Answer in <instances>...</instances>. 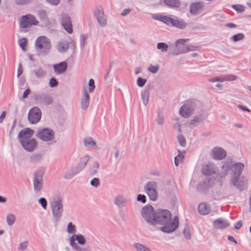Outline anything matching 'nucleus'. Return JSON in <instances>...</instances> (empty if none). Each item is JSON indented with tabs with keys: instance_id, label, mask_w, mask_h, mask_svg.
Here are the masks:
<instances>
[{
	"instance_id": "obj_52",
	"label": "nucleus",
	"mask_w": 251,
	"mask_h": 251,
	"mask_svg": "<svg viewBox=\"0 0 251 251\" xmlns=\"http://www.w3.org/2000/svg\"><path fill=\"white\" fill-rule=\"evenodd\" d=\"M28 245V241H25L21 243L20 244L19 247L18 248V250L22 251H24L26 250Z\"/></svg>"
},
{
	"instance_id": "obj_33",
	"label": "nucleus",
	"mask_w": 251,
	"mask_h": 251,
	"mask_svg": "<svg viewBox=\"0 0 251 251\" xmlns=\"http://www.w3.org/2000/svg\"><path fill=\"white\" fill-rule=\"evenodd\" d=\"M207 116L204 113L200 114L199 116L195 117L193 119L191 120L190 124L191 125H197L198 123L204 121Z\"/></svg>"
},
{
	"instance_id": "obj_19",
	"label": "nucleus",
	"mask_w": 251,
	"mask_h": 251,
	"mask_svg": "<svg viewBox=\"0 0 251 251\" xmlns=\"http://www.w3.org/2000/svg\"><path fill=\"white\" fill-rule=\"evenodd\" d=\"M203 8V3L201 2L192 3L190 6V12L192 15H197L200 13Z\"/></svg>"
},
{
	"instance_id": "obj_20",
	"label": "nucleus",
	"mask_w": 251,
	"mask_h": 251,
	"mask_svg": "<svg viewBox=\"0 0 251 251\" xmlns=\"http://www.w3.org/2000/svg\"><path fill=\"white\" fill-rule=\"evenodd\" d=\"M229 225L230 224L227 220L222 218H218L213 222V226L217 229H223L229 226Z\"/></svg>"
},
{
	"instance_id": "obj_56",
	"label": "nucleus",
	"mask_w": 251,
	"mask_h": 251,
	"mask_svg": "<svg viewBox=\"0 0 251 251\" xmlns=\"http://www.w3.org/2000/svg\"><path fill=\"white\" fill-rule=\"evenodd\" d=\"M237 78V76L235 75H227L223 78V81H233Z\"/></svg>"
},
{
	"instance_id": "obj_58",
	"label": "nucleus",
	"mask_w": 251,
	"mask_h": 251,
	"mask_svg": "<svg viewBox=\"0 0 251 251\" xmlns=\"http://www.w3.org/2000/svg\"><path fill=\"white\" fill-rule=\"evenodd\" d=\"M88 84L89 86V92L90 93H91L94 91L95 88L94 80L93 79L91 78L89 81Z\"/></svg>"
},
{
	"instance_id": "obj_48",
	"label": "nucleus",
	"mask_w": 251,
	"mask_h": 251,
	"mask_svg": "<svg viewBox=\"0 0 251 251\" xmlns=\"http://www.w3.org/2000/svg\"><path fill=\"white\" fill-rule=\"evenodd\" d=\"M19 44L23 50H25V47L27 45V40L25 38H23L19 40Z\"/></svg>"
},
{
	"instance_id": "obj_18",
	"label": "nucleus",
	"mask_w": 251,
	"mask_h": 251,
	"mask_svg": "<svg viewBox=\"0 0 251 251\" xmlns=\"http://www.w3.org/2000/svg\"><path fill=\"white\" fill-rule=\"evenodd\" d=\"M95 16H96L98 23L100 26L103 27L106 24V20L104 16V12L102 9L98 8L95 12Z\"/></svg>"
},
{
	"instance_id": "obj_57",
	"label": "nucleus",
	"mask_w": 251,
	"mask_h": 251,
	"mask_svg": "<svg viewBox=\"0 0 251 251\" xmlns=\"http://www.w3.org/2000/svg\"><path fill=\"white\" fill-rule=\"evenodd\" d=\"M159 66L158 65L156 66L151 65L148 69V71L153 74H155L158 71Z\"/></svg>"
},
{
	"instance_id": "obj_59",
	"label": "nucleus",
	"mask_w": 251,
	"mask_h": 251,
	"mask_svg": "<svg viewBox=\"0 0 251 251\" xmlns=\"http://www.w3.org/2000/svg\"><path fill=\"white\" fill-rule=\"evenodd\" d=\"M32 0H15V3L18 5H25L30 3Z\"/></svg>"
},
{
	"instance_id": "obj_8",
	"label": "nucleus",
	"mask_w": 251,
	"mask_h": 251,
	"mask_svg": "<svg viewBox=\"0 0 251 251\" xmlns=\"http://www.w3.org/2000/svg\"><path fill=\"white\" fill-rule=\"evenodd\" d=\"M45 171L43 169H40L35 171L33 174V185L34 191L36 193H39L43 187V176Z\"/></svg>"
},
{
	"instance_id": "obj_31",
	"label": "nucleus",
	"mask_w": 251,
	"mask_h": 251,
	"mask_svg": "<svg viewBox=\"0 0 251 251\" xmlns=\"http://www.w3.org/2000/svg\"><path fill=\"white\" fill-rule=\"evenodd\" d=\"M43 154L40 153H34L29 157V162L32 164H37L43 159Z\"/></svg>"
},
{
	"instance_id": "obj_23",
	"label": "nucleus",
	"mask_w": 251,
	"mask_h": 251,
	"mask_svg": "<svg viewBox=\"0 0 251 251\" xmlns=\"http://www.w3.org/2000/svg\"><path fill=\"white\" fill-rule=\"evenodd\" d=\"M127 202L126 198L123 195H118L114 200V204L119 208L125 207Z\"/></svg>"
},
{
	"instance_id": "obj_46",
	"label": "nucleus",
	"mask_w": 251,
	"mask_h": 251,
	"mask_svg": "<svg viewBox=\"0 0 251 251\" xmlns=\"http://www.w3.org/2000/svg\"><path fill=\"white\" fill-rule=\"evenodd\" d=\"M177 140L179 142V145L181 147H184L186 146L185 138L181 134H179L177 136Z\"/></svg>"
},
{
	"instance_id": "obj_6",
	"label": "nucleus",
	"mask_w": 251,
	"mask_h": 251,
	"mask_svg": "<svg viewBox=\"0 0 251 251\" xmlns=\"http://www.w3.org/2000/svg\"><path fill=\"white\" fill-rule=\"evenodd\" d=\"M199 105L197 100H188L181 107L179 113L184 118L189 117L197 110Z\"/></svg>"
},
{
	"instance_id": "obj_14",
	"label": "nucleus",
	"mask_w": 251,
	"mask_h": 251,
	"mask_svg": "<svg viewBox=\"0 0 251 251\" xmlns=\"http://www.w3.org/2000/svg\"><path fill=\"white\" fill-rule=\"evenodd\" d=\"M35 99L39 103L46 106L50 105L53 102L52 97L50 94L45 93L36 94L35 96Z\"/></svg>"
},
{
	"instance_id": "obj_37",
	"label": "nucleus",
	"mask_w": 251,
	"mask_h": 251,
	"mask_svg": "<svg viewBox=\"0 0 251 251\" xmlns=\"http://www.w3.org/2000/svg\"><path fill=\"white\" fill-rule=\"evenodd\" d=\"M150 88L145 90L141 93V98L145 105H146L149 101Z\"/></svg>"
},
{
	"instance_id": "obj_39",
	"label": "nucleus",
	"mask_w": 251,
	"mask_h": 251,
	"mask_svg": "<svg viewBox=\"0 0 251 251\" xmlns=\"http://www.w3.org/2000/svg\"><path fill=\"white\" fill-rule=\"evenodd\" d=\"M133 247L137 251H152L149 248L140 243H134Z\"/></svg>"
},
{
	"instance_id": "obj_45",
	"label": "nucleus",
	"mask_w": 251,
	"mask_h": 251,
	"mask_svg": "<svg viewBox=\"0 0 251 251\" xmlns=\"http://www.w3.org/2000/svg\"><path fill=\"white\" fill-rule=\"evenodd\" d=\"M157 48L158 50H160L162 52L166 51L168 49L169 50V47L167 44L164 43H158L157 44Z\"/></svg>"
},
{
	"instance_id": "obj_12",
	"label": "nucleus",
	"mask_w": 251,
	"mask_h": 251,
	"mask_svg": "<svg viewBox=\"0 0 251 251\" xmlns=\"http://www.w3.org/2000/svg\"><path fill=\"white\" fill-rule=\"evenodd\" d=\"M38 23V22L33 15L28 14L21 18L20 26L22 28H26L33 25H37Z\"/></svg>"
},
{
	"instance_id": "obj_35",
	"label": "nucleus",
	"mask_w": 251,
	"mask_h": 251,
	"mask_svg": "<svg viewBox=\"0 0 251 251\" xmlns=\"http://www.w3.org/2000/svg\"><path fill=\"white\" fill-rule=\"evenodd\" d=\"M164 3L171 8H178L180 5L179 0H164Z\"/></svg>"
},
{
	"instance_id": "obj_61",
	"label": "nucleus",
	"mask_w": 251,
	"mask_h": 251,
	"mask_svg": "<svg viewBox=\"0 0 251 251\" xmlns=\"http://www.w3.org/2000/svg\"><path fill=\"white\" fill-rule=\"evenodd\" d=\"M137 200L138 201H141L143 203L146 202V197L144 195L139 194L137 196Z\"/></svg>"
},
{
	"instance_id": "obj_7",
	"label": "nucleus",
	"mask_w": 251,
	"mask_h": 251,
	"mask_svg": "<svg viewBox=\"0 0 251 251\" xmlns=\"http://www.w3.org/2000/svg\"><path fill=\"white\" fill-rule=\"evenodd\" d=\"M189 41V39H180L177 40L174 44L169 46V54L177 55L186 52V47L184 44Z\"/></svg>"
},
{
	"instance_id": "obj_55",
	"label": "nucleus",
	"mask_w": 251,
	"mask_h": 251,
	"mask_svg": "<svg viewBox=\"0 0 251 251\" xmlns=\"http://www.w3.org/2000/svg\"><path fill=\"white\" fill-rule=\"evenodd\" d=\"M90 184L95 187H97L100 184V181L98 178L95 177L90 181Z\"/></svg>"
},
{
	"instance_id": "obj_11",
	"label": "nucleus",
	"mask_w": 251,
	"mask_h": 251,
	"mask_svg": "<svg viewBox=\"0 0 251 251\" xmlns=\"http://www.w3.org/2000/svg\"><path fill=\"white\" fill-rule=\"evenodd\" d=\"M157 183L155 181H148L144 186V190L150 199L152 201H155L158 197L157 191Z\"/></svg>"
},
{
	"instance_id": "obj_15",
	"label": "nucleus",
	"mask_w": 251,
	"mask_h": 251,
	"mask_svg": "<svg viewBox=\"0 0 251 251\" xmlns=\"http://www.w3.org/2000/svg\"><path fill=\"white\" fill-rule=\"evenodd\" d=\"M20 142L24 149L29 152L33 151L37 146V142L34 138H25Z\"/></svg>"
},
{
	"instance_id": "obj_28",
	"label": "nucleus",
	"mask_w": 251,
	"mask_h": 251,
	"mask_svg": "<svg viewBox=\"0 0 251 251\" xmlns=\"http://www.w3.org/2000/svg\"><path fill=\"white\" fill-rule=\"evenodd\" d=\"M33 73L38 79H43L47 74V71L43 69L41 67H39L35 69L33 71Z\"/></svg>"
},
{
	"instance_id": "obj_44",
	"label": "nucleus",
	"mask_w": 251,
	"mask_h": 251,
	"mask_svg": "<svg viewBox=\"0 0 251 251\" xmlns=\"http://www.w3.org/2000/svg\"><path fill=\"white\" fill-rule=\"evenodd\" d=\"M74 237H75V239L77 241L78 243L80 245H84L86 243V240L84 237L80 234H75L74 235Z\"/></svg>"
},
{
	"instance_id": "obj_26",
	"label": "nucleus",
	"mask_w": 251,
	"mask_h": 251,
	"mask_svg": "<svg viewBox=\"0 0 251 251\" xmlns=\"http://www.w3.org/2000/svg\"><path fill=\"white\" fill-rule=\"evenodd\" d=\"M210 179L205 178L201 182H200L197 186V189L201 193H206L210 187Z\"/></svg>"
},
{
	"instance_id": "obj_42",
	"label": "nucleus",
	"mask_w": 251,
	"mask_h": 251,
	"mask_svg": "<svg viewBox=\"0 0 251 251\" xmlns=\"http://www.w3.org/2000/svg\"><path fill=\"white\" fill-rule=\"evenodd\" d=\"M245 38V35L242 33H239L232 36L230 39L233 42H236L241 41Z\"/></svg>"
},
{
	"instance_id": "obj_50",
	"label": "nucleus",
	"mask_w": 251,
	"mask_h": 251,
	"mask_svg": "<svg viewBox=\"0 0 251 251\" xmlns=\"http://www.w3.org/2000/svg\"><path fill=\"white\" fill-rule=\"evenodd\" d=\"M67 232L69 233H75L76 232L75 226L72 223H69L67 226Z\"/></svg>"
},
{
	"instance_id": "obj_21",
	"label": "nucleus",
	"mask_w": 251,
	"mask_h": 251,
	"mask_svg": "<svg viewBox=\"0 0 251 251\" xmlns=\"http://www.w3.org/2000/svg\"><path fill=\"white\" fill-rule=\"evenodd\" d=\"M68 67V64L66 62L63 61L53 66V70L55 73L60 75L65 73Z\"/></svg>"
},
{
	"instance_id": "obj_36",
	"label": "nucleus",
	"mask_w": 251,
	"mask_h": 251,
	"mask_svg": "<svg viewBox=\"0 0 251 251\" xmlns=\"http://www.w3.org/2000/svg\"><path fill=\"white\" fill-rule=\"evenodd\" d=\"M84 144L86 147L91 146L94 148L97 149L98 147L96 142L91 137H89L84 139Z\"/></svg>"
},
{
	"instance_id": "obj_24",
	"label": "nucleus",
	"mask_w": 251,
	"mask_h": 251,
	"mask_svg": "<svg viewBox=\"0 0 251 251\" xmlns=\"http://www.w3.org/2000/svg\"><path fill=\"white\" fill-rule=\"evenodd\" d=\"M69 42L64 39L61 40L57 42L56 48L58 51L60 53H64L69 49Z\"/></svg>"
},
{
	"instance_id": "obj_4",
	"label": "nucleus",
	"mask_w": 251,
	"mask_h": 251,
	"mask_svg": "<svg viewBox=\"0 0 251 251\" xmlns=\"http://www.w3.org/2000/svg\"><path fill=\"white\" fill-rule=\"evenodd\" d=\"M53 219L57 222L61 219L63 211L62 198L59 195L54 196L50 203Z\"/></svg>"
},
{
	"instance_id": "obj_16",
	"label": "nucleus",
	"mask_w": 251,
	"mask_h": 251,
	"mask_svg": "<svg viewBox=\"0 0 251 251\" xmlns=\"http://www.w3.org/2000/svg\"><path fill=\"white\" fill-rule=\"evenodd\" d=\"M61 25L64 29L69 34L72 33L73 30L72 28V24L70 17L66 14H63L61 16Z\"/></svg>"
},
{
	"instance_id": "obj_40",
	"label": "nucleus",
	"mask_w": 251,
	"mask_h": 251,
	"mask_svg": "<svg viewBox=\"0 0 251 251\" xmlns=\"http://www.w3.org/2000/svg\"><path fill=\"white\" fill-rule=\"evenodd\" d=\"M16 219V216L13 214H8L6 216V222L8 226H10L14 224Z\"/></svg>"
},
{
	"instance_id": "obj_9",
	"label": "nucleus",
	"mask_w": 251,
	"mask_h": 251,
	"mask_svg": "<svg viewBox=\"0 0 251 251\" xmlns=\"http://www.w3.org/2000/svg\"><path fill=\"white\" fill-rule=\"evenodd\" d=\"M35 136L45 142L51 141L54 139V132L51 129L46 127L37 130Z\"/></svg>"
},
{
	"instance_id": "obj_30",
	"label": "nucleus",
	"mask_w": 251,
	"mask_h": 251,
	"mask_svg": "<svg viewBox=\"0 0 251 251\" xmlns=\"http://www.w3.org/2000/svg\"><path fill=\"white\" fill-rule=\"evenodd\" d=\"M78 172L75 168H70L68 169L64 173L63 177L66 179H71L75 176Z\"/></svg>"
},
{
	"instance_id": "obj_3",
	"label": "nucleus",
	"mask_w": 251,
	"mask_h": 251,
	"mask_svg": "<svg viewBox=\"0 0 251 251\" xmlns=\"http://www.w3.org/2000/svg\"><path fill=\"white\" fill-rule=\"evenodd\" d=\"M152 18L155 20L161 21L169 26L175 27L179 29H184L187 26L186 22L182 19L178 17L171 16L155 15Z\"/></svg>"
},
{
	"instance_id": "obj_17",
	"label": "nucleus",
	"mask_w": 251,
	"mask_h": 251,
	"mask_svg": "<svg viewBox=\"0 0 251 251\" xmlns=\"http://www.w3.org/2000/svg\"><path fill=\"white\" fill-rule=\"evenodd\" d=\"M212 158L215 160H222L226 154V151L221 148L215 147L211 151Z\"/></svg>"
},
{
	"instance_id": "obj_38",
	"label": "nucleus",
	"mask_w": 251,
	"mask_h": 251,
	"mask_svg": "<svg viewBox=\"0 0 251 251\" xmlns=\"http://www.w3.org/2000/svg\"><path fill=\"white\" fill-rule=\"evenodd\" d=\"M100 167L99 163L96 161L94 162L93 164L92 168L89 171V174L91 176H95L98 173V170Z\"/></svg>"
},
{
	"instance_id": "obj_62",
	"label": "nucleus",
	"mask_w": 251,
	"mask_h": 251,
	"mask_svg": "<svg viewBox=\"0 0 251 251\" xmlns=\"http://www.w3.org/2000/svg\"><path fill=\"white\" fill-rule=\"evenodd\" d=\"M38 15L41 19H45L47 17V13L44 10H41L38 11Z\"/></svg>"
},
{
	"instance_id": "obj_49",
	"label": "nucleus",
	"mask_w": 251,
	"mask_h": 251,
	"mask_svg": "<svg viewBox=\"0 0 251 251\" xmlns=\"http://www.w3.org/2000/svg\"><path fill=\"white\" fill-rule=\"evenodd\" d=\"M184 236H185V238L187 239H190L191 238V234L189 229V228L188 226H186L185 228H184L183 231Z\"/></svg>"
},
{
	"instance_id": "obj_51",
	"label": "nucleus",
	"mask_w": 251,
	"mask_h": 251,
	"mask_svg": "<svg viewBox=\"0 0 251 251\" xmlns=\"http://www.w3.org/2000/svg\"><path fill=\"white\" fill-rule=\"evenodd\" d=\"M38 202L41 205L44 210L47 208V201L45 198H41L38 200Z\"/></svg>"
},
{
	"instance_id": "obj_1",
	"label": "nucleus",
	"mask_w": 251,
	"mask_h": 251,
	"mask_svg": "<svg viewBox=\"0 0 251 251\" xmlns=\"http://www.w3.org/2000/svg\"><path fill=\"white\" fill-rule=\"evenodd\" d=\"M171 216V212L168 210L157 209L155 215L154 226L162 225L160 230L163 232H173L178 227L179 220L178 217L175 216L172 221Z\"/></svg>"
},
{
	"instance_id": "obj_41",
	"label": "nucleus",
	"mask_w": 251,
	"mask_h": 251,
	"mask_svg": "<svg viewBox=\"0 0 251 251\" xmlns=\"http://www.w3.org/2000/svg\"><path fill=\"white\" fill-rule=\"evenodd\" d=\"M155 121L158 125L161 126L163 125L164 123V117L162 111H160L158 113Z\"/></svg>"
},
{
	"instance_id": "obj_22",
	"label": "nucleus",
	"mask_w": 251,
	"mask_h": 251,
	"mask_svg": "<svg viewBox=\"0 0 251 251\" xmlns=\"http://www.w3.org/2000/svg\"><path fill=\"white\" fill-rule=\"evenodd\" d=\"M231 183L240 191H242L245 187V181L241 179V177H236L235 179H233V177L230 178Z\"/></svg>"
},
{
	"instance_id": "obj_34",
	"label": "nucleus",
	"mask_w": 251,
	"mask_h": 251,
	"mask_svg": "<svg viewBox=\"0 0 251 251\" xmlns=\"http://www.w3.org/2000/svg\"><path fill=\"white\" fill-rule=\"evenodd\" d=\"M201 171L203 174L206 176H209L214 174V170L211 165H204L202 166Z\"/></svg>"
},
{
	"instance_id": "obj_53",
	"label": "nucleus",
	"mask_w": 251,
	"mask_h": 251,
	"mask_svg": "<svg viewBox=\"0 0 251 251\" xmlns=\"http://www.w3.org/2000/svg\"><path fill=\"white\" fill-rule=\"evenodd\" d=\"M146 82V79L139 77L137 80V84L139 87H142L144 86Z\"/></svg>"
},
{
	"instance_id": "obj_29",
	"label": "nucleus",
	"mask_w": 251,
	"mask_h": 251,
	"mask_svg": "<svg viewBox=\"0 0 251 251\" xmlns=\"http://www.w3.org/2000/svg\"><path fill=\"white\" fill-rule=\"evenodd\" d=\"M90 97L86 90H84L83 94V97L81 100V106L83 110L86 109L89 104Z\"/></svg>"
},
{
	"instance_id": "obj_47",
	"label": "nucleus",
	"mask_w": 251,
	"mask_h": 251,
	"mask_svg": "<svg viewBox=\"0 0 251 251\" xmlns=\"http://www.w3.org/2000/svg\"><path fill=\"white\" fill-rule=\"evenodd\" d=\"M231 7L237 12L242 13L245 10V7L240 4H233Z\"/></svg>"
},
{
	"instance_id": "obj_63",
	"label": "nucleus",
	"mask_w": 251,
	"mask_h": 251,
	"mask_svg": "<svg viewBox=\"0 0 251 251\" xmlns=\"http://www.w3.org/2000/svg\"><path fill=\"white\" fill-rule=\"evenodd\" d=\"M198 47L194 46L193 45H188L187 47H186V51H194L197 50Z\"/></svg>"
},
{
	"instance_id": "obj_5",
	"label": "nucleus",
	"mask_w": 251,
	"mask_h": 251,
	"mask_svg": "<svg viewBox=\"0 0 251 251\" xmlns=\"http://www.w3.org/2000/svg\"><path fill=\"white\" fill-rule=\"evenodd\" d=\"M35 45L38 53L41 55L48 54L51 48L50 41L49 38L46 36L38 37L35 41Z\"/></svg>"
},
{
	"instance_id": "obj_13",
	"label": "nucleus",
	"mask_w": 251,
	"mask_h": 251,
	"mask_svg": "<svg viewBox=\"0 0 251 251\" xmlns=\"http://www.w3.org/2000/svg\"><path fill=\"white\" fill-rule=\"evenodd\" d=\"M41 118V112L40 109L37 107L32 108L28 114V120L32 124L38 123Z\"/></svg>"
},
{
	"instance_id": "obj_54",
	"label": "nucleus",
	"mask_w": 251,
	"mask_h": 251,
	"mask_svg": "<svg viewBox=\"0 0 251 251\" xmlns=\"http://www.w3.org/2000/svg\"><path fill=\"white\" fill-rule=\"evenodd\" d=\"M49 86L50 87H55L58 85V82L54 77H51L49 80Z\"/></svg>"
},
{
	"instance_id": "obj_60",
	"label": "nucleus",
	"mask_w": 251,
	"mask_h": 251,
	"mask_svg": "<svg viewBox=\"0 0 251 251\" xmlns=\"http://www.w3.org/2000/svg\"><path fill=\"white\" fill-rule=\"evenodd\" d=\"M87 38V36L86 35L83 34L80 36V46L82 48L84 47Z\"/></svg>"
},
{
	"instance_id": "obj_10",
	"label": "nucleus",
	"mask_w": 251,
	"mask_h": 251,
	"mask_svg": "<svg viewBox=\"0 0 251 251\" xmlns=\"http://www.w3.org/2000/svg\"><path fill=\"white\" fill-rule=\"evenodd\" d=\"M156 211H154L153 208L151 205L145 206L142 210L141 213L143 218L146 221L151 225L154 226L155 215Z\"/></svg>"
},
{
	"instance_id": "obj_32",
	"label": "nucleus",
	"mask_w": 251,
	"mask_h": 251,
	"mask_svg": "<svg viewBox=\"0 0 251 251\" xmlns=\"http://www.w3.org/2000/svg\"><path fill=\"white\" fill-rule=\"evenodd\" d=\"M198 210L199 213L201 215H207L210 211V208L205 203H200L198 206Z\"/></svg>"
},
{
	"instance_id": "obj_2",
	"label": "nucleus",
	"mask_w": 251,
	"mask_h": 251,
	"mask_svg": "<svg viewBox=\"0 0 251 251\" xmlns=\"http://www.w3.org/2000/svg\"><path fill=\"white\" fill-rule=\"evenodd\" d=\"M222 168L223 171L220 173L221 177L227 175L228 171L231 170V177L235 179L236 177H241V175L244 169V164L241 162L233 163L231 161H226L224 163Z\"/></svg>"
},
{
	"instance_id": "obj_27",
	"label": "nucleus",
	"mask_w": 251,
	"mask_h": 251,
	"mask_svg": "<svg viewBox=\"0 0 251 251\" xmlns=\"http://www.w3.org/2000/svg\"><path fill=\"white\" fill-rule=\"evenodd\" d=\"M89 159V156L88 155H85L80 159L79 163L75 168V170H77L78 173L85 168Z\"/></svg>"
},
{
	"instance_id": "obj_43",
	"label": "nucleus",
	"mask_w": 251,
	"mask_h": 251,
	"mask_svg": "<svg viewBox=\"0 0 251 251\" xmlns=\"http://www.w3.org/2000/svg\"><path fill=\"white\" fill-rule=\"evenodd\" d=\"M75 239L74 238V236H72L70 238V242L71 246L74 249H75L77 251H82V248L78 246L76 243L75 242Z\"/></svg>"
},
{
	"instance_id": "obj_25",
	"label": "nucleus",
	"mask_w": 251,
	"mask_h": 251,
	"mask_svg": "<svg viewBox=\"0 0 251 251\" xmlns=\"http://www.w3.org/2000/svg\"><path fill=\"white\" fill-rule=\"evenodd\" d=\"M34 131L29 128H25L22 130L19 133L18 138L20 141L21 139L25 138H30L33 135Z\"/></svg>"
},
{
	"instance_id": "obj_64",
	"label": "nucleus",
	"mask_w": 251,
	"mask_h": 251,
	"mask_svg": "<svg viewBox=\"0 0 251 251\" xmlns=\"http://www.w3.org/2000/svg\"><path fill=\"white\" fill-rule=\"evenodd\" d=\"M50 4L53 5H57L59 4L60 0H46Z\"/></svg>"
}]
</instances>
